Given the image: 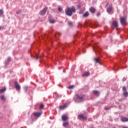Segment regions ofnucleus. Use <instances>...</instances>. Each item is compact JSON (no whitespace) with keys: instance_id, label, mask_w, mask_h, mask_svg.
<instances>
[{"instance_id":"nucleus-20","label":"nucleus","mask_w":128,"mask_h":128,"mask_svg":"<svg viewBox=\"0 0 128 128\" xmlns=\"http://www.w3.org/2000/svg\"><path fill=\"white\" fill-rule=\"evenodd\" d=\"M94 60L96 62H97V64H100V59L98 58H94Z\"/></svg>"},{"instance_id":"nucleus-37","label":"nucleus","mask_w":128,"mask_h":128,"mask_svg":"<svg viewBox=\"0 0 128 128\" xmlns=\"http://www.w3.org/2000/svg\"><path fill=\"white\" fill-rule=\"evenodd\" d=\"M78 6V8H80V6Z\"/></svg>"},{"instance_id":"nucleus-18","label":"nucleus","mask_w":128,"mask_h":128,"mask_svg":"<svg viewBox=\"0 0 128 128\" xmlns=\"http://www.w3.org/2000/svg\"><path fill=\"white\" fill-rule=\"evenodd\" d=\"M6 90V88H3L0 90V94H2V92H4Z\"/></svg>"},{"instance_id":"nucleus-13","label":"nucleus","mask_w":128,"mask_h":128,"mask_svg":"<svg viewBox=\"0 0 128 128\" xmlns=\"http://www.w3.org/2000/svg\"><path fill=\"white\" fill-rule=\"evenodd\" d=\"M93 50L94 52H100V48L98 46H96V47H93Z\"/></svg>"},{"instance_id":"nucleus-25","label":"nucleus","mask_w":128,"mask_h":128,"mask_svg":"<svg viewBox=\"0 0 128 128\" xmlns=\"http://www.w3.org/2000/svg\"><path fill=\"white\" fill-rule=\"evenodd\" d=\"M74 88V85H72L69 87H68V88H69V90H72V88Z\"/></svg>"},{"instance_id":"nucleus-16","label":"nucleus","mask_w":128,"mask_h":128,"mask_svg":"<svg viewBox=\"0 0 128 128\" xmlns=\"http://www.w3.org/2000/svg\"><path fill=\"white\" fill-rule=\"evenodd\" d=\"M107 12H110L112 10V6H110L108 8H107Z\"/></svg>"},{"instance_id":"nucleus-22","label":"nucleus","mask_w":128,"mask_h":128,"mask_svg":"<svg viewBox=\"0 0 128 128\" xmlns=\"http://www.w3.org/2000/svg\"><path fill=\"white\" fill-rule=\"evenodd\" d=\"M49 22L50 24H54L56 22V20H50Z\"/></svg>"},{"instance_id":"nucleus-32","label":"nucleus","mask_w":128,"mask_h":128,"mask_svg":"<svg viewBox=\"0 0 128 128\" xmlns=\"http://www.w3.org/2000/svg\"><path fill=\"white\" fill-rule=\"evenodd\" d=\"M68 24L69 26H72V22H69Z\"/></svg>"},{"instance_id":"nucleus-21","label":"nucleus","mask_w":128,"mask_h":128,"mask_svg":"<svg viewBox=\"0 0 128 128\" xmlns=\"http://www.w3.org/2000/svg\"><path fill=\"white\" fill-rule=\"evenodd\" d=\"M69 122H64L63 123V126L66 127L68 124Z\"/></svg>"},{"instance_id":"nucleus-27","label":"nucleus","mask_w":128,"mask_h":128,"mask_svg":"<svg viewBox=\"0 0 128 128\" xmlns=\"http://www.w3.org/2000/svg\"><path fill=\"white\" fill-rule=\"evenodd\" d=\"M58 12H62V8L60 6H59L58 8Z\"/></svg>"},{"instance_id":"nucleus-14","label":"nucleus","mask_w":128,"mask_h":128,"mask_svg":"<svg viewBox=\"0 0 128 128\" xmlns=\"http://www.w3.org/2000/svg\"><path fill=\"white\" fill-rule=\"evenodd\" d=\"M90 74L89 72H84L82 75V76H88Z\"/></svg>"},{"instance_id":"nucleus-3","label":"nucleus","mask_w":128,"mask_h":128,"mask_svg":"<svg viewBox=\"0 0 128 128\" xmlns=\"http://www.w3.org/2000/svg\"><path fill=\"white\" fill-rule=\"evenodd\" d=\"M48 10V7H45L42 10L40 11V16H44Z\"/></svg>"},{"instance_id":"nucleus-31","label":"nucleus","mask_w":128,"mask_h":128,"mask_svg":"<svg viewBox=\"0 0 128 128\" xmlns=\"http://www.w3.org/2000/svg\"><path fill=\"white\" fill-rule=\"evenodd\" d=\"M38 58H40V56H38V55H36V60H38Z\"/></svg>"},{"instance_id":"nucleus-4","label":"nucleus","mask_w":128,"mask_h":128,"mask_svg":"<svg viewBox=\"0 0 128 128\" xmlns=\"http://www.w3.org/2000/svg\"><path fill=\"white\" fill-rule=\"evenodd\" d=\"M14 84L16 90H20V84L17 82H14Z\"/></svg>"},{"instance_id":"nucleus-9","label":"nucleus","mask_w":128,"mask_h":128,"mask_svg":"<svg viewBox=\"0 0 128 128\" xmlns=\"http://www.w3.org/2000/svg\"><path fill=\"white\" fill-rule=\"evenodd\" d=\"M121 120L123 122H128V118L126 117H122L121 118Z\"/></svg>"},{"instance_id":"nucleus-23","label":"nucleus","mask_w":128,"mask_h":128,"mask_svg":"<svg viewBox=\"0 0 128 128\" xmlns=\"http://www.w3.org/2000/svg\"><path fill=\"white\" fill-rule=\"evenodd\" d=\"M1 99H2L3 100H6V97H4V95H2L0 96Z\"/></svg>"},{"instance_id":"nucleus-1","label":"nucleus","mask_w":128,"mask_h":128,"mask_svg":"<svg viewBox=\"0 0 128 128\" xmlns=\"http://www.w3.org/2000/svg\"><path fill=\"white\" fill-rule=\"evenodd\" d=\"M76 8L74 6H72V8H68L66 11V14L67 16H72V12H76Z\"/></svg>"},{"instance_id":"nucleus-26","label":"nucleus","mask_w":128,"mask_h":128,"mask_svg":"<svg viewBox=\"0 0 128 128\" xmlns=\"http://www.w3.org/2000/svg\"><path fill=\"white\" fill-rule=\"evenodd\" d=\"M122 90H123V92H126V88L124 86L122 88Z\"/></svg>"},{"instance_id":"nucleus-33","label":"nucleus","mask_w":128,"mask_h":128,"mask_svg":"<svg viewBox=\"0 0 128 128\" xmlns=\"http://www.w3.org/2000/svg\"><path fill=\"white\" fill-rule=\"evenodd\" d=\"M24 88H25V90H28V86H25V87H24Z\"/></svg>"},{"instance_id":"nucleus-10","label":"nucleus","mask_w":128,"mask_h":128,"mask_svg":"<svg viewBox=\"0 0 128 128\" xmlns=\"http://www.w3.org/2000/svg\"><path fill=\"white\" fill-rule=\"evenodd\" d=\"M93 93L96 96H100V91L94 90H93Z\"/></svg>"},{"instance_id":"nucleus-35","label":"nucleus","mask_w":128,"mask_h":128,"mask_svg":"<svg viewBox=\"0 0 128 128\" xmlns=\"http://www.w3.org/2000/svg\"><path fill=\"white\" fill-rule=\"evenodd\" d=\"M8 60H10V58H8Z\"/></svg>"},{"instance_id":"nucleus-34","label":"nucleus","mask_w":128,"mask_h":128,"mask_svg":"<svg viewBox=\"0 0 128 128\" xmlns=\"http://www.w3.org/2000/svg\"><path fill=\"white\" fill-rule=\"evenodd\" d=\"M122 128H128V127L126 126H123Z\"/></svg>"},{"instance_id":"nucleus-17","label":"nucleus","mask_w":128,"mask_h":128,"mask_svg":"<svg viewBox=\"0 0 128 128\" xmlns=\"http://www.w3.org/2000/svg\"><path fill=\"white\" fill-rule=\"evenodd\" d=\"M88 16H90V13L88 12H86L84 14H83V16L84 18H88Z\"/></svg>"},{"instance_id":"nucleus-6","label":"nucleus","mask_w":128,"mask_h":128,"mask_svg":"<svg viewBox=\"0 0 128 128\" xmlns=\"http://www.w3.org/2000/svg\"><path fill=\"white\" fill-rule=\"evenodd\" d=\"M62 120L63 122H66L68 120V116L66 115H62Z\"/></svg>"},{"instance_id":"nucleus-19","label":"nucleus","mask_w":128,"mask_h":128,"mask_svg":"<svg viewBox=\"0 0 128 128\" xmlns=\"http://www.w3.org/2000/svg\"><path fill=\"white\" fill-rule=\"evenodd\" d=\"M123 94H124V96H125V98H128V92H123Z\"/></svg>"},{"instance_id":"nucleus-28","label":"nucleus","mask_w":128,"mask_h":128,"mask_svg":"<svg viewBox=\"0 0 128 128\" xmlns=\"http://www.w3.org/2000/svg\"><path fill=\"white\" fill-rule=\"evenodd\" d=\"M44 104H41L40 105V108H44Z\"/></svg>"},{"instance_id":"nucleus-12","label":"nucleus","mask_w":128,"mask_h":128,"mask_svg":"<svg viewBox=\"0 0 128 128\" xmlns=\"http://www.w3.org/2000/svg\"><path fill=\"white\" fill-rule=\"evenodd\" d=\"M112 26H114V28H118V22H116V20L113 21Z\"/></svg>"},{"instance_id":"nucleus-30","label":"nucleus","mask_w":128,"mask_h":128,"mask_svg":"<svg viewBox=\"0 0 128 128\" xmlns=\"http://www.w3.org/2000/svg\"><path fill=\"white\" fill-rule=\"evenodd\" d=\"M104 110H110V108L108 107H106L104 108Z\"/></svg>"},{"instance_id":"nucleus-15","label":"nucleus","mask_w":128,"mask_h":128,"mask_svg":"<svg viewBox=\"0 0 128 128\" xmlns=\"http://www.w3.org/2000/svg\"><path fill=\"white\" fill-rule=\"evenodd\" d=\"M66 108V104H64V105L60 106V108L62 110H64V108Z\"/></svg>"},{"instance_id":"nucleus-5","label":"nucleus","mask_w":128,"mask_h":128,"mask_svg":"<svg viewBox=\"0 0 128 128\" xmlns=\"http://www.w3.org/2000/svg\"><path fill=\"white\" fill-rule=\"evenodd\" d=\"M76 98L80 100H82L83 98H84V94H81V95L76 94Z\"/></svg>"},{"instance_id":"nucleus-11","label":"nucleus","mask_w":128,"mask_h":128,"mask_svg":"<svg viewBox=\"0 0 128 128\" xmlns=\"http://www.w3.org/2000/svg\"><path fill=\"white\" fill-rule=\"evenodd\" d=\"M89 10L92 12V14H94L96 12V8L94 7H90Z\"/></svg>"},{"instance_id":"nucleus-29","label":"nucleus","mask_w":128,"mask_h":128,"mask_svg":"<svg viewBox=\"0 0 128 128\" xmlns=\"http://www.w3.org/2000/svg\"><path fill=\"white\" fill-rule=\"evenodd\" d=\"M100 16V12H98L97 14H96V16Z\"/></svg>"},{"instance_id":"nucleus-24","label":"nucleus","mask_w":128,"mask_h":128,"mask_svg":"<svg viewBox=\"0 0 128 128\" xmlns=\"http://www.w3.org/2000/svg\"><path fill=\"white\" fill-rule=\"evenodd\" d=\"M4 14V11L2 10H0V16H2Z\"/></svg>"},{"instance_id":"nucleus-38","label":"nucleus","mask_w":128,"mask_h":128,"mask_svg":"<svg viewBox=\"0 0 128 128\" xmlns=\"http://www.w3.org/2000/svg\"><path fill=\"white\" fill-rule=\"evenodd\" d=\"M63 72H66V70H64Z\"/></svg>"},{"instance_id":"nucleus-7","label":"nucleus","mask_w":128,"mask_h":128,"mask_svg":"<svg viewBox=\"0 0 128 128\" xmlns=\"http://www.w3.org/2000/svg\"><path fill=\"white\" fill-rule=\"evenodd\" d=\"M78 118L80 120H86V116H84L82 114L79 115Z\"/></svg>"},{"instance_id":"nucleus-2","label":"nucleus","mask_w":128,"mask_h":128,"mask_svg":"<svg viewBox=\"0 0 128 128\" xmlns=\"http://www.w3.org/2000/svg\"><path fill=\"white\" fill-rule=\"evenodd\" d=\"M120 22L122 26H126V16L120 18Z\"/></svg>"},{"instance_id":"nucleus-8","label":"nucleus","mask_w":128,"mask_h":128,"mask_svg":"<svg viewBox=\"0 0 128 128\" xmlns=\"http://www.w3.org/2000/svg\"><path fill=\"white\" fill-rule=\"evenodd\" d=\"M42 112H35L34 113V115L36 118H40V116H41Z\"/></svg>"},{"instance_id":"nucleus-39","label":"nucleus","mask_w":128,"mask_h":128,"mask_svg":"<svg viewBox=\"0 0 128 128\" xmlns=\"http://www.w3.org/2000/svg\"><path fill=\"white\" fill-rule=\"evenodd\" d=\"M16 14H18V12H16Z\"/></svg>"},{"instance_id":"nucleus-36","label":"nucleus","mask_w":128,"mask_h":128,"mask_svg":"<svg viewBox=\"0 0 128 128\" xmlns=\"http://www.w3.org/2000/svg\"><path fill=\"white\" fill-rule=\"evenodd\" d=\"M2 30V27L0 26V30Z\"/></svg>"}]
</instances>
